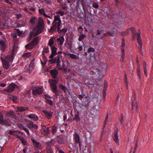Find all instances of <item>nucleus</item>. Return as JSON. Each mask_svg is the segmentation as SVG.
Instances as JSON below:
<instances>
[{"label": "nucleus", "instance_id": "obj_17", "mask_svg": "<svg viewBox=\"0 0 153 153\" xmlns=\"http://www.w3.org/2000/svg\"><path fill=\"white\" fill-rule=\"evenodd\" d=\"M50 73L52 76L53 78H55L56 77L58 72L56 69H53L50 71Z\"/></svg>", "mask_w": 153, "mask_h": 153}, {"label": "nucleus", "instance_id": "obj_12", "mask_svg": "<svg viewBox=\"0 0 153 153\" xmlns=\"http://www.w3.org/2000/svg\"><path fill=\"white\" fill-rule=\"evenodd\" d=\"M43 112L48 119L50 118L52 116V113L51 111H48L47 110H44L43 111Z\"/></svg>", "mask_w": 153, "mask_h": 153}, {"label": "nucleus", "instance_id": "obj_56", "mask_svg": "<svg viewBox=\"0 0 153 153\" xmlns=\"http://www.w3.org/2000/svg\"><path fill=\"white\" fill-rule=\"evenodd\" d=\"M125 46V44L124 42V38H123L122 39V42L121 45V46L123 47H124Z\"/></svg>", "mask_w": 153, "mask_h": 153}, {"label": "nucleus", "instance_id": "obj_49", "mask_svg": "<svg viewBox=\"0 0 153 153\" xmlns=\"http://www.w3.org/2000/svg\"><path fill=\"white\" fill-rule=\"evenodd\" d=\"M143 68V69H144V74L146 76H147L148 74H147V70L146 69V68L145 67V68Z\"/></svg>", "mask_w": 153, "mask_h": 153}, {"label": "nucleus", "instance_id": "obj_51", "mask_svg": "<svg viewBox=\"0 0 153 153\" xmlns=\"http://www.w3.org/2000/svg\"><path fill=\"white\" fill-rule=\"evenodd\" d=\"M93 7L95 8H97L99 7L98 4L96 3H94L93 5Z\"/></svg>", "mask_w": 153, "mask_h": 153}, {"label": "nucleus", "instance_id": "obj_7", "mask_svg": "<svg viewBox=\"0 0 153 153\" xmlns=\"http://www.w3.org/2000/svg\"><path fill=\"white\" fill-rule=\"evenodd\" d=\"M73 139L76 144L79 143V146L81 147V143L80 140V137L79 135L76 133H75L73 135Z\"/></svg>", "mask_w": 153, "mask_h": 153}, {"label": "nucleus", "instance_id": "obj_5", "mask_svg": "<svg viewBox=\"0 0 153 153\" xmlns=\"http://www.w3.org/2000/svg\"><path fill=\"white\" fill-rule=\"evenodd\" d=\"M43 91V87L41 86H35L32 89V93L34 95H37L41 94Z\"/></svg>", "mask_w": 153, "mask_h": 153}, {"label": "nucleus", "instance_id": "obj_13", "mask_svg": "<svg viewBox=\"0 0 153 153\" xmlns=\"http://www.w3.org/2000/svg\"><path fill=\"white\" fill-rule=\"evenodd\" d=\"M39 13L43 15L45 17L47 18H50V16L47 15L45 13L44 9L43 8L39 9L38 10Z\"/></svg>", "mask_w": 153, "mask_h": 153}, {"label": "nucleus", "instance_id": "obj_27", "mask_svg": "<svg viewBox=\"0 0 153 153\" xmlns=\"http://www.w3.org/2000/svg\"><path fill=\"white\" fill-rule=\"evenodd\" d=\"M69 56L70 58L72 59H76L79 58L76 55L72 53H70V54H69Z\"/></svg>", "mask_w": 153, "mask_h": 153}, {"label": "nucleus", "instance_id": "obj_40", "mask_svg": "<svg viewBox=\"0 0 153 153\" xmlns=\"http://www.w3.org/2000/svg\"><path fill=\"white\" fill-rule=\"evenodd\" d=\"M142 42H140V43H138V48L139 50L141 52L142 50V49L143 48V45H142Z\"/></svg>", "mask_w": 153, "mask_h": 153}, {"label": "nucleus", "instance_id": "obj_6", "mask_svg": "<svg viewBox=\"0 0 153 153\" xmlns=\"http://www.w3.org/2000/svg\"><path fill=\"white\" fill-rule=\"evenodd\" d=\"M58 79H55L49 81L51 88L53 92H56L57 90V86L56 84L58 82Z\"/></svg>", "mask_w": 153, "mask_h": 153}, {"label": "nucleus", "instance_id": "obj_35", "mask_svg": "<svg viewBox=\"0 0 153 153\" xmlns=\"http://www.w3.org/2000/svg\"><path fill=\"white\" fill-rule=\"evenodd\" d=\"M57 127L56 126H54L52 128V132L53 134H55L57 131Z\"/></svg>", "mask_w": 153, "mask_h": 153}, {"label": "nucleus", "instance_id": "obj_24", "mask_svg": "<svg viewBox=\"0 0 153 153\" xmlns=\"http://www.w3.org/2000/svg\"><path fill=\"white\" fill-rule=\"evenodd\" d=\"M138 108L137 102L136 101H134L132 102V108L133 109L134 108L137 109Z\"/></svg>", "mask_w": 153, "mask_h": 153}, {"label": "nucleus", "instance_id": "obj_64", "mask_svg": "<svg viewBox=\"0 0 153 153\" xmlns=\"http://www.w3.org/2000/svg\"><path fill=\"white\" fill-rule=\"evenodd\" d=\"M27 148L26 147V148H25L23 150V151L25 153L26 152V151H27Z\"/></svg>", "mask_w": 153, "mask_h": 153}, {"label": "nucleus", "instance_id": "obj_62", "mask_svg": "<svg viewBox=\"0 0 153 153\" xmlns=\"http://www.w3.org/2000/svg\"><path fill=\"white\" fill-rule=\"evenodd\" d=\"M16 137H17V138H19V140H20L23 138L21 136H19L18 135H17Z\"/></svg>", "mask_w": 153, "mask_h": 153}, {"label": "nucleus", "instance_id": "obj_34", "mask_svg": "<svg viewBox=\"0 0 153 153\" xmlns=\"http://www.w3.org/2000/svg\"><path fill=\"white\" fill-rule=\"evenodd\" d=\"M122 55L121 56V58L122 59V61H123L124 59L125 58V54H124V48L122 49Z\"/></svg>", "mask_w": 153, "mask_h": 153}, {"label": "nucleus", "instance_id": "obj_10", "mask_svg": "<svg viewBox=\"0 0 153 153\" xmlns=\"http://www.w3.org/2000/svg\"><path fill=\"white\" fill-rule=\"evenodd\" d=\"M57 48L55 47H53L51 48V54L50 55L49 57L51 59H52L54 56H56L57 54Z\"/></svg>", "mask_w": 153, "mask_h": 153}, {"label": "nucleus", "instance_id": "obj_52", "mask_svg": "<svg viewBox=\"0 0 153 153\" xmlns=\"http://www.w3.org/2000/svg\"><path fill=\"white\" fill-rule=\"evenodd\" d=\"M11 36L13 38H16L17 36V35L16 34V33H12L11 34Z\"/></svg>", "mask_w": 153, "mask_h": 153}, {"label": "nucleus", "instance_id": "obj_25", "mask_svg": "<svg viewBox=\"0 0 153 153\" xmlns=\"http://www.w3.org/2000/svg\"><path fill=\"white\" fill-rule=\"evenodd\" d=\"M138 68L137 69V75L138 77L139 78H140V74H141V73H140V65H139V64H138Z\"/></svg>", "mask_w": 153, "mask_h": 153}, {"label": "nucleus", "instance_id": "obj_15", "mask_svg": "<svg viewBox=\"0 0 153 153\" xmlns=\"http://www.w3.org/2000/svg\"><path fill=\"white\" fill-rule=\"evenodd\" d=\"M113 139L116 144L117 145H119L120 144V143L118 136V133L117 132H116L114 134L113 137Z\"/></svg>", "mask_w": 153, "mask_h": 153}, {"label": "nucleus", "instance_id": "obj_26", "mask_svg": "<svg viewBox=\"0 0 153 153\" xmlns=\"http://www.w3.org/2000/svg\"><path fill=\"white\" fill-rule=\"evenodd\" d=\"M32 141L34 143V145L36 147H38L39 146V143L36 140L33 139H31Z\"/></svg>", "mask_w": 153, "mask_h": 153}, {"label": "nucleus", "instance_id": "obj_4", "mask_svg": "<svg viewBox=\"0 0 153 153\" xmlns=\"http://www.w3.org/2000/svg\"><path fill=\"white\" fill-rule=\"evenodd\" d=\"M39 40V38L38 37H34L33 40L31 42L25 45V48L27 49H32L37 45Z\"/></svg>", "mask_w": 153, "mask_h": 153}, {"label": "nucleus", "instance_id": "obj_39", "mask_svg": "<svg viewBox=\"0 0 153 153\" xmlns=\"http://www.w3.org/2000/svg\"><path fill=\"white\" fill-rule=\"evenodd\" d=\"M14 115V113L12 111H10L7 113V115L8 116H13Z\"/></svg>", "mask_w": 153, "mask_h": 153}, {"label": "nucleus", "instance_id": "obj_38", "mask_svg": "<svg viewBox=\"0 0 153 153\" xmlns=\"http://www.w3.org/2000/svg\"><path fill=\"white\" fill-rule=\"evenodd\" d=\"M120 97L119 96H118L117 99L116 101V105H118L120 102Z\"/></svg>", "mask_w": 153, "mask_h": 153}, {"label": "nucleus", "instance_id": "obj_20", "mask_svg": "<svg viewBox=\"0 0 153 153\" xmlns=\"http://www.w3.org/2000/svg\"><path fill=\"white\" fill-rule=\"evenodd\" d=\"M65 45L69 49H71L72 47V42L70 41H66L65 44Z\"/></svg>", "mask_w": 153, "mask_h": 153}, {"label": "nucleus", "instance_id": "obj_31", "mask_svg": "<svg viewBox=\"0 0 153 153\" xmlns=\"http://www.w3.org/2000/svg\"><path fill=\"white\" fill-rule=\"evenodd\" d=\"M54 43V40L53 38H51L48 42V45L50 46H51Z\"/></svg>", "mask_w": 153, "mask_h": 153}, {"label": "nucleus", "instance_id": "obj_33", "mask_svg": "<svg viewBox=\"0 0 153 153\" xmlns=\"http://www.w3.org/2000/svg\"><path fill=\"white\" fill-rule=\"evenodd\" d=\"M85 37V36L84 34H81L79 38V41H81L83 39H84Z\"/></svg>", "mask_w": 153, "mask_h": 153}, {"label": "nucleus", "instance_id": "obj_30", "mask_svg": "<svg viewBox=\"0 0 153 153\" xmlns=\"http://www.w3.org/2000/svg\"><path fill=\"white\" fill-rule=\"evenodd\" d=\"M46 150L47 153H53L51 147L47 146L46 147Z\"/></svg>", "mask_w": 153, "mask_h": 153}, {"label": "nucleus", "instance_id": "obj_8", "mask_svg": "<svg viewBox=\"0 0 153 153\" xmlns=\"http://www.w3.org/2000/svg\"><path fill=\"white\" fill-rule=\"evenodd\" d=\"M53 60L54 61L55 63H57V69L59 70L63 69L64 70H66V69L65 68L62 69L60 66V57L59 56H57L55 58H53Z\"/></svg>", "mask_w": 153, "mask_h": 153}, {"label": "nucleus", "instance_id": "obj_55", "mask_svg": "<svg viewBox=\"0 0 153 153\" xmlns=\"http://www.w3.org/2000/svg\"><path fill=\"white\" fill-rule=\"evenodd\" d=\"M45 99L47 100L48 99H49L51 98V97L47 94H45Z\"/></svg>", "mask_w": 153, "mask_h": 153}, {"label": "nucleus", "instance_id": "obj_58", "mask_svg": "<svg viewBox=\"0 0 153 153\" xmlns=\"http://www.w3.org/2000/svg\"><path fill=\"white\" fill-rule=\"evenodd\" d=\"M108 114H107V116H106V117L105 118V121L104 122V127H105V125L106 124V121L107 120H108Z\"/></svg>", "mask_w": 153, "mask_h": 153}, {"label": "nucleus", "instance_id": "obj_44", "mask_svg": "<svg viewBox=\"0 0 153 153\" xmlns=\"http://www.w3.org/2000/svg\"><path fill=\"white\" fill-rule=\"evenodd\" d=\"M43 51L46 53H48L49 52V48L48 47L45 48L43 50Z\"/></svg>", "mask_w": 153, "mask_h": 153}, {"label": "nucleus", "instance_id": "obj_48", "mask_svg": "<svg viewBox=\"0 0 153 153\" xmlns=\"http://www.w3.org/2000/svg\"><path fill=\"white\" fill-rule=\"evenodd\" d=\"M26 110V108L23 107H20L18 108V110L20 111H22Z\"/></svg>", "mask_w": 153, "mask_h": 153}, {"label": "nucleus", "instance_id": "obj_59", "mask_svg": "<svg viewBox=\"0 0 153 153\" xmlns=\"http://www.w3.org/2000/svg\"><path fill=\"white\" fill-rule=\"evenodd\" d=\"M102 33H102H99V32H98V33L97 34L96 36H97V35H99L101 34V37H102L104 35V33Z\"/></svg>", "mask_w": 153, "mask_h": 153}, {"label": "nucleus", "instance_id": "obj_1", "mask_svg": "<svg viewBox=\"0 0 153 153\" xmlns=\"http://www.w3.org/2000/svg\"><path fill=\"white\" fill-rule=\"evenodd\" d=\"M45 23L42 18L39 17L38 23L36 27L33 31H31L29 34V40H30L33 35L37 36L41 33L44 29Z\"/></svg>", "mask_w": 153, "mask_h": 153}, {"label": "nucleus", "instance_id": "obj_37", "mask_svg": "<svg viewBox=\"0 0 153 153\" xmlns=\"http://www.w3.org/2000/svg\"><path fill=\"white\" fill-rule=\"evenodd\" d=\"M22 143L24 145H26L27 144V143L26 140L24 138H22L21 140Z\"/></svg>", "mask_w": 153, "mask_h": 153}, {"label": "nucleus", "instance_id": "obj_22", "mask_svg": "<svg viewBox=\"0 0 153 153\" xmlns=\"http://www.w3.org/2000/svg\"><path fill=\"white\" fill-rule=\"evenodd\" d=\"M37 21L36 18L35 16H33L31 18L30 20V22L31 24L33 25Z\"/></svg>", "mask_w": 153, "mask_h": 153}, {"label": "nucleus", "instance_id": "obj_63", "mask_svg": "<svg viewBox=\"0 0 153 153\" xmlns=\"http://www.w3.org/2000/svg\"><path fill=\"white\" fill-rule=\"evenodd\" d=\"M143 68L146 67V63L144 62H143Z\"/></svg>", "mask_w": 153, "mask_h": 153}, {"label": "nucleus", "instance_id": "obj_16", "mask_svg": "<svg viewBox=\"0 0 153 153\" xmlns=\"http://www.w3.org/2000/svg\"><path fill=\"white\" fill-rule=\"evenodd\" d=\"M27 126L30 128H34L35 129H36L38 128L37 126L34 124L32 121L30 122L29 123H28Z\"/></svg>", "mask_w": 153, "mask_h": 153}, {"label": "nucleus", "instance_id": "obj_3", "mask_svg": "<svg viewBox=\"0 0 153 153\" xmlns=\"http://www.w3.org/2000/svg\"><path fill=\"white\" fill-rule=\"evenodd\" d=\"M53 24V25L51 28V30H56L57 28L58 31L61 30V20L59 15L54 16Z\"/></svg>", "mask_w": 153, "mask_h": 153}, {"label": "nucleus", "instance_id": "obj_11", "mask_svg": "<svg viewBox=\"0 0 153 153\" xmlns=\"http://www.w3.org/2000/svg\"><path fill=\"white\" fill-rule=\"evenodd\" d=\"M6 47L5 42L3 40H0V50L4 51Z\"/></svg>", "mask_w": 153, "mask_h": 153}, {"label": "nucleus", "instance_id": "obj_29", "mask_svg": "<svg viewBox=\"0 0 153 153\" xmlns=\"http://www.w3.org/2000/svg\"><path fill=\"white\" fill-rule=\"evenodd\" d=\"M137 40L138 43L142 42L141 38L140 36V34L139 33H138L137 34Z\"/></svg>", "mask_w": 153, "mask_h": 153}, {"label": "nucleus", "instance_id": "obj_53", "mask_svg": "<svg viewBox=\"0 0 153 153\" xmlns=\"http://www.w3.org/2000/svg\"><path fill=\"white\" fill-rule=\"evenodd\" d=\"M51 105H52L53 104V102L51 100L49 99H48L46 100Z\"/></svg>", "mask_w": 153, "mask_h": 153}, {"label": "nucleus", "instance_id": "obj_21", "mask_svg": "<svg viewBox=\"0 0 153 153\" xmlns=\"http://www.w3.org/2000/svg\"><path fill=\"white\" fill-rule=\"evenodd\" d=\"M28 117L30 118L33 119L35 121H37L38 120V116L35 114H31L28 116Z\"/></svg>", "mask_w": 153, "mask_h": 153}, {"label": "nucleus", "instance_id": "obj_54", "mask_svg": "<svg viewBox=\"0 0 153 153\" xmlns=\"http://www.w3.org/2000/svg\"><path fill=\"white\" fill-rule=\"evenodd\" d=\"M23 10L25 11L26 12L29 13L30 14H31V13L28 10L27 8V7H24L23 8Z\"/></svg>", "mask_w": 153, "mask_h": 153}, {"label": "nucleus", "instance_id": "obj_50", "mask_svg": "<svg viewBox=\"0 0 153 153\" xmlns=\"http://www.w3.org/2000/svg\"><path fill=\"white\" fill-rule=\"evenodd\" d=\"M124 81H125V83L126 84V87L128 89V84L127 83V76L126 75H125V78L124 79Z\"/></svg>", "mask_w": 153, "mask_h": 153}, {"label": "nucleus", "instance_id": "obj_60", "mask_svg": "<svg viewBox=\"0 0 153 153\" xmlns=\"http://www.w3.org/2000/svg\"><path fill=\"white\" fill-rule=\"evenodd\" d=\"M108 34L111 36H114V35L113 34V32H109Z\"/></svg>", "mask_w": 153, "mask_h": 153}, {"label": "nucleus", "instance_id": "obj_43", "mask_svg": "<svg viewBox=\"0 0 153 153\" xmlns=\"http://www.w3.org/2000/svg\"><path fill=\"white\" fill-rule=\"evenodd\" d=\"M22 129L25 130L27 133V134H29V131L28 129L25 127H21Z\"/></svg>", "mask_w": 153, "mask_h": 153}, {"label": "nucleus", "instance_id": "obj_42", "mask_svg": "<svg viewBox=\"0 0 153 153\" xmlns=\"http://www.w3.org/2000/svg\"><path fill=\"white\" fill-rule=\"evenodd\" d=\"M56 13L57 14H60L61 16H62L64 14V13L63 11L59 10V11L56 12Z\"/></svg>", "mask_w": 153, "mask_h": 153}, {"label": "nucleus", "instance_id": "obj_2", "mask_svg": "<svg viewBox=\"0 0 153 153\" xmlns=\"http://www.w3.org/2000/svg\"><path fill=\"white\" fill-rule=\"evenodd\" d=\"M14 53L12 52L10 55H7L5 58L2 57V54L1 56V60L2 62L4 68L8 69L10 65V62H11L13 60Z\"/></svg>", "mask_w": 153, "mask_h": 153}, {"label": "nucleus", "instance_id": "obj_47", "mask_svg": "<svg viewBox=\"0 0 153 153\" xmlns=\"http://www.w3.org/2000/svg\"><path fill=\"white\" fill-rule=\"evenodd\" d=\"M106 89H104L103 91V97L105 98L106 96Z\"/></svg>", "mask_w": 153, "mask_h": 153}, {"label": "nucleus", "instance_id": "obj_14", "mask_svg": "<svg viewBox=\"0 0 153 153\" xmlns=\"http://www.w3.org/2000/svg\"><path fill=\"white\" fill-rule=\"evenodd\" d=\"M64 41V38L63 36H61L57 39L56 42L58 45H62Z\"/></svg>", "mask_w": 153, "mask_h": 153}, {"label": "nucleus", "instance_id": "obj_28", "mask_svg": "<svg viewBox=\"0 0 153 153\" xmlns=\"http://www.w3.org/2000/svg\"><path fill=\"white\" fill-rule=\"evenodd\" d=\"M31 56V53L30 52H26L24 53L23 55V56L25 58H27Z\"/></svg>", "mask_w": 153, "mask_h": 153}, {"label": "nucleus", "instance_id": "obj_61", "mask_svg": "<svg viewBox=\"0 0 153 153\" xmlns=\"http://www.w3.org/2000/svg\"><path fill=\"white\" fill-rule=\"evenodd\" d=\"M49 61L50 62L51 64H53V63H55L54 62V61L53 60V59H51V60H49Z\"/></svg>", "mask_w": 153, "mask_h": 153}, {"label": "nucleus", "instance_id": "obj_9", "mask_svg": "<svg viewBox=\"0 0 153 153\" xmlns=\"http://www.w3.org/2000/svg\"><path fill=\"white\" fill-rule=\"evenodd\" d=\"M16 85L14 84H10L7 88L5 89V91L7 92H13L15 88Z\"/></svg>", "mask_w": 153, "mask_h": 153}, {"label": "nucleus", "instance_id": "obj_46", "mask_svg": "<svg viewBox=\"0 0 153 153\" xmlns=\"http://www.w3.org/2000/svg\"><path fill=\"white\" fill-rule=\"evenodd\" d=\"M4 120L3 115L2 114H0V123L1 124Z\"/></svg>", "mask_w": 153, "mask_h": 153}, {"label": "nucleus", "instance_id": "obj_18", "mask_svg": "<svg viewBox=\"0 0 153 153\" xmlns=\"http://www.w3.org/2000/svg\"><path fill=\"white\" fill-rule=\"evenodd\" d=\"M41 132L43 134L47 135L50 133V131L49 128L47 127L46 129H42Z\"/></svg>", "mask_w": 153, "mask_h": 153}, {"label": "nucleus", "instance_id": "obj_32", "mask_svg": "<svg viewBox=\"0 0 153 153\" xmlns=\"http://www.w3.org/2000/svg\"><path fill=\"white\" fill-rule=\"evenodd\" d=\"M74 118V119L76 120L77 121L80 120H81L78 114H77L75 115Z\"/></svg>", "mask_w": 153, "mask_h": 153}, {"label": "nucleus", "instance_id": "obj_57", "mask_svg": "<svg viewBox=\"0 0 153 153\" xmlns=\"http://www.w3.org/2000/svg\"><path fill=\"white\" fill-rule=\"evenodd\" d=\"M108 87V83L106 82H105L104 83V89H106V91L107 90V88Z\"/></svg>", "mask_w": 153, "mask_h": 153}, {"label": "nucleus", "instance_id": "obj_23", "mask_svg": "<svg viewBox=\"0 0 153 153\" xmlns=\"http://www.w3.org/2000/svg\"><path fill=\"white\" fill-rule=\"evenodd\" d=\"M56 143L55 140L53 139L51 140L50 141H48L47 142L46 144L47 145V146H49L50 147V145H53Z\"/></svg>", "mask_w": 153, "mask_h": 153}, {"label": "nucleus", "instance_id": "obj_41", "mask_svg": "<svg viewBox=\"0 0 153 153\" xmlns=\"http://www.w3.org/2000/svg\"><path fill=\"white\" fill-rule=\"evenodd\" d=\"M59 87L64 90L65 92H66L67 88L65 87L63 85H60Z\"/></svg>", "mask_w": 153, "mask_h": 153}, {"label": "nucleus", "instance_id": "obj_36", "mask_svg": "<svg viewBox=\"0 0 153 153\" xmlns=\"http://www.w3.org/2000/svg\"><path fill=\"white\" fill-rule=\"evenodd\" d=\"M1 124L2 125H3L4 124H5L7 125V126H9V123L8 122L7 120H3V122L2 123H1Z\"/></svg>", "mask_w": 153, "mask_h": 153}, {"label": "nucleus", "instance_id": "obj_45", "mask_svg": "<svg viewBox=\"0 0 153 153\" xmlns=\"http://www.w3.org/2000/svg\"><path fill=\"white\" fill-rule=\"evenodd\" d=\"M94 48H93L91 47V48H89L88 49V50L87 51V52L88 53H89L91 51L94 52Z\"/></svg>", "mask_w": 153, "mask_h": 153}, {"label": "nucleus", "instance_id": "obj_19", "mask_svg": "<svg viewBox=\"0 0 153 153\" xmlns=\"http://www.w3.org/2000/svg\"><path fill=\"white\" fill-rule=\"evenodd\" d=\"M34 60H32L29 65V72H30L32 71L34 68Z\"/></svg>", "mask_w": 153, "mask_h": 153}]
</instances>
